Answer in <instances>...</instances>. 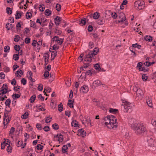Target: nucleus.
Instances as JSON below:
<instances>
[{
  "instance_id": "56",
  "label": "nucleus",
  "mask_w": 156,
  "mask_h": 156,
  "mask_svg": "<svg viewBox=\"0 0 156 156\" xmlns=\"http://www.w3.org/2000/svg\"><path fill=\"white\" fill-rule=\"evenodd\" d=\"M21 82L23 85H25L27 83V80L25 78H23L21 79Z\"/></svg>"
},
{
  "instance_id": "35",
  "label": "nucleus",
  "mask_w": 156,
  "mask_h": 156,
  "mask_svg": "<svg viewBox=\"0 0 156 156\" xmlns=\"http://www.w3.org/2000/svg\"><path fill=\"white\" fill-rule=\"evenodd\" d=\"M11 103V100L10 99L8 98L6 100L5 102V104L6 106H8V107H10V105Z\"/></svg>"
},
{
  "instance_id": "63",
  "label": "nucleus",
  "mask_w": 156,
  "mask_h": 156,
  "mask_svg": "<svg viewBox=\"0 0 156 156\" xmlns=\"http://www.w3.org/2000/svg\"><path fill=\"white\" fill-rule=\"evenodd\" d=\"M71 113V112L69 111H66L65 112V115L69 117L70 116Z\"/></svg>"
},
{
  "instance_id": "51",
  "label": "nucleus",
  "mask_w": 156,
  "mask_h": 156,
  "mask_svg": "<svg viewBox=\"0 0 156 156\" xmlns=\"http://www.w3.org/2000/svg\"><path fill=\"white\" fill-rule=\"evenodd\" d=\"M49 76V71L45 70L44 74V76L45 78H47Z\"/></svg>"
},
{
  "instance_id": "8",
  "label": "nucleus",
  "mask_w": 156,
  "mask_h": 156,
  "mask_svg": "<svg viewBox=\"0 0 156 156\" xmlns=\"http://www.w3.org/2000/svg\"><path fill=\"white\" fill-rule=\"evenodd\" d=\"M136 100H141L143 97L144 94L143 91L140 89H138L136 93Z\"/></svg>"
},
{
  "instance_id": "11",
  "label": "nucleus",
  "mask_w": 156,
  "mask_h": 156,
  "mask_svg": "<svg viewBox=\"0 0 156 156\" xmlns=\"http://www.w3.org/2000/svg\"><path fill=\"white\" fill-rule=\"evenodd\" d=\"M78 135L82 136L83 137H84L86 135V132L84 131L82 129H81L78 130Z\"/></svg>"
},
{
  "instance_id": "64",
  "label": "nucleus",
  "mask_w": 156,
  "mask_h": 156,
  "mask_svg": "<svg viewBox=\"0 0 156 156\" xmlns=\"http://www.w3.org/2000/svg\"><path fill=\"white\" fill-rule=\"evenodd\" d=\"M43 129L44 131L46 132H48L49 131L50 127L48 126H46L44 127Z\"/></svg>"
},
{
  "instance_id": "24",
  "label": "nucleus",
  "mask_w": 156,
  "mask_h": 156,
  "mask_svg": "<svg viewBox=\"0 0 156 156\" xmlns=\"http://www.w3.org/2000/svg\"><path fill=\"white\" fill-rule=\"evenodd\" d=\"M57 52L55 51H52V53L51 54V61H52L55 59V56L57 55Z\"/></svg>"
},
{
  "instance_id": "38",
  "label": "nucleus",
  "mask_w": 156,
  "mask_h": 156,
  "mask_svg": "<svg viewBox=\"0 0 156 156\" xmlns=\"http://www.w3.org/2000/svg\"><path fill=\"white\" fill-rule=\"evenodd\" d=\"M142 78L144 81H145L147 80L148 76L147 74H144L142 76Z\"/></svg>"
},
{
  "instance_id": "48",
  "label": "nucleus",
  "mask_w": 156,
  "mask_h": 156,
  "mask_svg": "<svg viewBox=\"0 0 156 156\" xmlns=\"http://www.w3.org/2000/svg\"><path fill=\"white\" fill-rule=\"evenodd\" d=\"M43 89V85L41 84L40 83L38 84V86L37 87V89L38 90L41 91Z\"/></svg>"
},
{
  "instance_id": "7",
  "label": "nucleus",
  "mask_w": 156,
  "mask_h": 156,
  "mask_svg": "<svg viewBox=\"0 0 156 156\" xmlns=\"http://www.w3.org/2000/svg\"><path fill=\"white\" fill-rule=\"evenodd\" d=\"M128 123L129 126L133 129L138 123H136V120L135 119L130 117L129 119Z\"/></svg>"
},
{
  "instance_id": "43",
  "label": "nucleus",
  "mask_w": 156,
  "mask_h": 156,
  "mask_svg": "<svg viewBox=\"0 0 156 156\" xmlns=\"http://www.w3.org/2000/svg\"><path fill=\"white\" fill-rule=\"evenodd\" d=\"M64 39H62L61 40H55V41L58 44L61 45L62 44L63 42Z\"/></svg>"
},
{
  "instance_id": "46",
  "label": "nucleus",
  "mask_w": 156,
  "mask_h": 156,
  "mask_svg": "<svg viewBox=\"0 0 156 156\" xmlns=\"http://www.w3.org/2000/svg\"><path fill=\"white\" fill-rule=\"evenodd\" d=\"M19 73H20V74L23 75V72L22 70L21 69H19L18 70H17V71H16V75H17V77H20L21 76L19 75Z\"/></svg>"
},
{
  "instance_id": "55",
  "label": "nucleus",
  "mask_w": 156,
  "mask_h": 156,
  "mask_svg": "<svg viewBox=\"0 0 156 156\" xmlns=\"http://www.w3.org/2000/svg\"><path fill=\"white\" fill-rule=\"evenodd\" d=\"M43 147L44 146L41 144H38L37 145L36 147L37 150H41L43 149Z\"/></svg>"
},
{
  "instance_id": "49",
  "label": "nucleus",
  "mask_w": 156,
  "mask_h": 156,
  "mask_svg": "<svg viewBox=\"0 0 156 156\" xmlns=\"http://www.w3.org/2000/svg\"><path fill=\"white\" fill-rule=\"evenodd\" d=\"M20 47L19 45H16L14 46V49L16 51H20Z\"/></svg>"
},
{
  "instance_id": "34",
  "label": "nucleus",
  "mask_w": 156,
  "mask_h": 156,
  "mask_svg": "<svg viewBox=\"0 0 156 156\" xmlns=\"http://www.w3.org/2000/svg\"><path fill=\"white\" fill-rule=\"evenodd\" d=\"M58 110L60 112H62L63 110V106L62 103L58 105Z\"/></svg>"
},
{
  "instance_id": "3",
  "label": "nucleus",
  "mask_w": 156,
  "mask_h": 156,
  "mask_svg": "<svg viewBox=\"0 0 156 156\" xmlns=\"http://www.w3.org/2000/svg\"><path fill=\"white\" fill-rule=\"evenodd\" d=\"M135 133L137 134H141L147 132L146 128L144 126L143 123H138L135 127L133 129Z\"/></svg>"
},
{
  "instance_id": "15",
  "label": "nucleus",
  "mask_w": 156,
  "mask_h": 156,
  "mask_svg": "<svg viewBox=\"0 0 156 156\" xmlns=\"http://www.w3.org/2000/svg\"><path fill=\"white\" fill-rule=\"evenodd\" d=\"M7 108V107H6V108L5 109V112L4 113V121H5V119L7 118L8 116H10L9 114L11 112V108H10V110H7L6 108Z\"/></svg>"
},
{
  "instance_id": "17",
  "label": "nucleus",
  "mask_w": 156,
  "mask_h": 156,
  "mask_svg": "<svg viewBox=\"0 0 156 156\" xmlns=\"http://www.w3.org/2000/svg\"><path fill=\"white\" fill-rule=\"evenodd\" d=\"M93 85L95 87H98L102 85L101 82L99 80L94 81L93 83Z\"/></svg>"
},
{
  "instance_id": "21",
  "label": "nucleus",
  "mask_w": 156,
  "mask_h": 156,
  "mask_svg": "<svg viewBox=\"0 0 156 156\" xmlns=\"http://www.w3.org/2000/svg\"><path fill=\"white\" fill-rule=\"evenodd\" d=\"M97 22V23L100 25H102L103 24L105 23V19L104 18H100L99 20H98Z\"/></svg>"
},
{
  "instance_id": "36",
  "label": "nucleus",
  "mask_w": 156,
  "mask_h": 156,
  "mask_svg": "<svg viewBox=\"0 0 156 156\" xmlns=\"http://www.w3.org/2000/svg\"><path fill=\"white\" fill-rule=\"evenodd\" d=\"M52 127L55 130H58L59 128L58 125L56 123H55L52 124Z\"/></svg>"
},
{
  "instance_id": "41",
  "label": "nucleus",
  "mask_w": 156,
  "mask_h": 156,
  "mask_svg": "<svg viewBox=\"0 0 156 156\" xmlns=\"http://www.w3.org/2000/svg\"><path fill=\"white\" fill-rule=\"evenodd\" d=\"M95 69L98 71L100 70L101 69L100 66L98 63L96 64L94 66Z\"/></svg>"
},
{
  "instance_id": "22",
  "label": "nucleus",
  "mask_w": 156,
  "mask_h": 156,
  "mask_svg": "<svg viewBox=\"0 0 156 156\" xmlns=\"http://www.w3.org/2000/svg\"><path fill=\"white\" fill-rule=\"evenodd\" d=\"M144 39L147 41L149 42L151 41L153 39V37L151 36L146 35L144 37Z\"/></svg>"
},
{
  "instance_id": "23",
  "label": "nucleus",
  "mask_w": 156,
  "mask_h": 156,
  "mask_svg": "<svg viewBox=\"0 0 156 156\" xmlns=\"http://www.w3.org/2000/svg\"><path fill=\"white\" fill-rule=\"evenodd\" d=\"M100 13L96 12L94 13L93 15H92L93 18L95 19H98L100 16Z\"/></svg>"
},
{
  "instance_id": "57",
  "label": "nucleus",
  "mask_w": 156,
  "mask_h": 156,
  "mask_svg": "<svg viewBox=\"0 0 156 156\" xmlns=\"http://www.w3.org/2000/svg\"><path fill=\"white\" fill-rule=\"evenodd\" d=\"M4 51L5 52H6L7 51L9 50L10 49V47L9 46H6L4 47Z\"/></svg>"
},
{
  "instance_id": "19",
  "label": "nucleus",
  "mask_w": 156,
  "mask_h": 156,
  "mask_svg": "<svg viewBox=\"0 0 156 156\" xmlns=\"http://www.w3.org/2000/svg\"><path fill=\"white\" fill-rule=\"evenodd\" d=\"M15 131V129L13 127H12L9 131V135L12 138H13V137L14 133Z\"/></svg>"
},
{
  "instance_id": "42",
  "label": "nucleus",
  "mask_w": 156,
  "mask_h": 156,
  "mask_svg": "<svg viewBox=\"0 0 156 156\" xmlns=\"http://www.w3.org/2000/svg\"><path fill=\"white\" fill-rule=\"evenodd\" d=\"M20 97V95L17 94H13L12 95V97L13 99H16L17 98H19Z\"/></svg>"
},
{
  "instance_id": "26",
  "label": "nucleus",
  "mask_w": 156,
  "mask_h": 156,
  "mask_svg": "<svg viewBox=\"0 0 156 156\" xmlns=\"http://www.w3.org/2000/svg\"><path fill=\"white\" fill-rule=\"evenodd\" d=\"M36 98V95L35 94H33L30 97L29 99L30 102L31 103L33 102L35 100Z\"/></svg>"
},
{
  "instance_id": "33",
  "label": "nucleus",
  "mask_w": 156,
  "mask_h": 156,
  "mask_svg": "<svg viewBox=\"0 0 156 156\" xmlns=\"http://www.w3.org/2000/svg\"><path fill=\"white\" fill-rule=\"evenodd\" d=\"M9 23H7L5 25L6 28H7V30H12L13 28L12 25V24L10 25L9 27L8 25H9Z\"/></svg>"
},
{
  "instance_id": "12",
  "label": "nucleus",
  "mask_w": 156,
  "mask_h": 156,
  "mask_svg": "<svg viewBox=\"0 0 156 156\" xmlns=\"http://www.w3.org/2000/svg\"><path fill=\"white\" fill-rule=\"evenodd\" d=\"M44 55V61L45 62L44 65L46 66L48 62V59L49 58V55L48 53H46Z\"/></svg>"
},
{
  "instance_id": "60",
  "label": "nucleus",
  "mask_w": 156,
  "mask_h": 156,
  "mask_svg": "<svg viewBox=\"0 0 156 156\" xmlns=\"http://www.w3.org/2000/svg\"><path fill=\"white\" fill-rule=\"evenodd\" d=\"M5 77V75L3 72L0 73V78L1 79H4Z\"/></svg>"
},
{
  "instance_id": "16",
  "label": "nucleus",
  "mask_w": 156,
  "mask_h": 156,
  "mask_svg": "<svg viewBox=\"0 0 156 156\" xmlns=\"http://www.w3.org/2000/svg\"><path fill=\"white\" fill-rule=\"evenodd\" d=\"M87 22V18H83V19L79 20L78 22V23L81 26H83L85 25Z\"/></svg>"
},
{
  "instance_id": "45",
  "label": "nucleus",
  "mask_w": 156,
  "mask_h": 156,
  "mask_svg": "<svg viewBox=\"0 0 156 156\" xmlns=\"http://www.w3.org/2000/svg\"><path fill=\"white\" fill-rule=\"evenodd\" d=\"M58 27H57L55 28V32L56 34H57L58 35H60L62 33V32L61 30H59L58 29Z\"/></svg>"
},
{
  "instance_id": "39",
  "label": "nucleus",
  "mask_w": 156,
  "mask_h": 156,
  "mask_svg": "<svg viewBox=\"0 0 156 156\" xmlns=\"http://www.w3.org/2000/svg\"><path fill=\"white\" fill-rule=\"evenodd\" d=\"M28 113L27 112H26L22 116L21 118L22 119H26L28 118Z\"/></svg>"
},
{
  "instance_id": "50",
  "label": "nucleus",
  "mask_w": 156,
  "mask_h": 156,
  "mask_svg": "<svg viewBox=\"0 0 156 156\" xmlns=\"http://www.w3.org/2000/svg\"><path fill=\"white\" fill-rule=\"evenodd\" d=\"M51 108L52 109L55 108L56 107V105L53 102H51L50 105Z\"/></svg>"
},
{
  "instance_id": "28",
  "label": "nucleus",
  "mask_w": 156,
  "mask_h": 156,
  "mask_svg": "<svg viewBox=\"0 0 156 156\" xmlns=\"http://www.w3.org/2000/svg\"><path fill=\"white\" fill-rule=\"evenodd\" d=\"M68 148L66 145H64L62 148V151L63 153H65L67 152V150Z\"/></svg>"
},
{
  "instance_id": "9",
  "label": "nucleus",
  "mask_w": 156,
  "mask_h": 156,
  "mask_svg": "<svg viewBox=\"0 0 156 156\" xmlns=\"http://www.w3.org/2000/svg\"><path fill=\"white\" fill-rule=\"evenodd\" d=\"M147 142L148 145L151 147L154 146L155 142L154 139L152 137H148L147 139Z\"/></svg>"
},
{
  "instance_id": "40",
  "label": "nucleus",
  "mask_w": 156,
  "mask_h": 156,
  "mask_svg": "<svg viewBox=\"0 0 156 156\" xmlns=\"http://www.w3.org/2000/svg\"><path fill=\"white\" fill-rule=\"evenodd\" d=\"M6 12L8 14H11L12 13V11L11 8L7 7L6 8Z\"/></svg>"
},
{
  "instance_id": "13",
  "label": "nucleus",
  "mask_w": 156,
  "mask_h": 156,
  "mask_svg": "<svg viewBox=\"0 0 156 156\" xmlns=\"http://www.w3.org/2000/svg\"><path fill=\"white\" fill-rule=\"evenodd\" d=\"M89 88L88 87L85 85L82 86L80 89L81 92L85 93H87L89 91Z\"/></svg>"
},
{
  "instance_id": "31",
  "label": "nucleus",
  "mask_w": 156,
  "mask_h": 156,
  "mask_svg": "<svg viewBox=\"0 0 156 156\" xmlns=\"http://www.w3.org/2000/svg\"><path fill=\"white\" fill-rule=\"evenodd\" d=\"M32 17V13L30 12H27L26 14V17L27 19H30Z\"/></svg>"
},
{
  "instance_id": "61",
  "label": "nucleus",
  "mask_w": 156,
  "mask_h": 156,
  "mask_svg": "<svg viewBox=\"0 0 156 156\" xmlns=\"http://www.w3.org/2000/svg\"><path fill=\"white\" fill-rule=\"evenodd\" d=\"M93 30V27L91 25H89L88 26L87 30L89 32H91Z\"/></svg>"
},
{
  "instance_id": "52",
  "label": "nucleus",
  "mask_w": 156,
  "mask_h": 156,
  "mask_svg": "<svg viewBox=\"0 0 156 156\" xmlns=\"http://www.w3.org/2000/svg\"><path fill=\"white\" fill-rule=\"evenodd\" d=\"M37 98L40 100H41V101H44V97H43L42 96L41 94H40L37 96Z\"/></svg>"
},
{
  "instance_id": "20",
  "label": "nucleus",
  "mask_w": 156,
  "mask_h": 156,
  "mask_svg": "<svg viewBox=\"0 0 156 156\" xmlns=\"http://www.w3.org/2000/svg\"><path fill=\"white\" fill-rule=\"evenodd\" d=\"M8 118L6 119V122H7V123L6 124H5V121H4L3 122V124L4 125V128H6L7 127V125H8V124L9 122L10 121L11 119V116H8Z\"/></svg>"
},
{
  "instance_id": "4",
  "label": "nucleus",
  "mask_w": 156,
  "mask_h": 156,
  "mask_svg": "<svg viewBox=\"0 0 156 156\" xmlns=\"http://www.w3.org/2000/svg\"><path fill=\"white\" fill-rule=\"evenodd\" d=\"M123 104L122 105V106H123L124 108V111L125 112H128L129 111H131V109L132 107V105L131 103L127 101H125V102H123Z\"/></svg>"
},
{
  "instance_id": "6",
  "label": "nucleus",
  "mask_w": 156,
  "mask_h": 156,
  "mask_svg": "<svg viewBox=\"0 0 156 156\" xmlns=\"http://www.w3.org/2000/svg\"><path fill=\"white\" fill-rule=\"evenodd\" d=\"M8 87L7 86V84H4L1 88L0 95L3 96L4 95V94L8 92Z\"/></svg>"
},
{
  "instance_id": "10",
  "label": "nucleus",
  "mask_w": 156,
  "mask_h": 156,
  "mask_svg": "<svg viewBox=\"0 0 156 156\" xmlns=\"http://www.w3.org/2000/svg\"><path fill=\"white\" fill-rule=\"evenodd\" d=\"M119 17L121 19L120 20H119L118 21V22L119 23L122 22L126 20V17L125 14L122 12H121L119 13Z\"/></svg>"
},
{
  "instance_id": "29",
  "label": "nucleus",
  "mask_w": 156,
  "mask_h": 156,
  "mask_svg": "<svg viewBox=\"0 0 156 156\" xmlns=\"http://www.w3.org/2000/svg\"><path fill=\"white\" fill-rule=\"evenodd\" d=\"M109 112L110 113H116L117 112H118V110L117 109H114L110 108L109 109Z\"/></svg>"
},
{
  "instance_id": "37",
  "label": "nucleus",
  "mask_w": 156,
  "mask_h": 156,
  "mask_svg": "<svg viewBox=\"0 0 156 156\" xmlns=\"http://www.w3.org/2000/svg\"><path fill=\"white\" fill-rule=\"evenodd\" d=\"M19 53L14 54L13 56V58L14 59L15 61H17L19 59Z\"/></svg>"
},
{
  "instance_id": "62",
  "label": "nucleus",
  "mask_w": 156,
  "mask_h": 156,
  "mask_svg": "<svg viewBox=\"0 0 156 156\" xmlns=\"http://www.w3.org/2000/svg\"><path fill=\"white\" fill-rule=\"evenodd\" d=\"M25 42L26 44H29L30 42V38L29 37H26L25 39Z\"/></svg>"
},
{
  "instance_id": "1",
  "label": "nucleus",
  "mask_w": 156,
  "mask_h": 156,
  "mask_svg": "<svg viewBox=\"0 0 156 156\" xmlns=\"http://www.w3.org/2000/svg\"><path fill=\"white\" fill-rule=\"evenodd\" d=\"M108 120L109 122H105V125L109 129L116 128L118 126V123H117V120L114 116L112 115H107L104 118V121Z\"/></svg>"
},
{
  "instance_id": "2",
  "label": "nucleus",
  "mask_w": 156,
  "mask_h": 156,
  "mask_svg": "<svg viewBox=\"0 0 156 156\" xmlns=\"http://www.w3.org/2000/svg\"><path fill=\"white\" fill-rule=\"evenodd\" d=\"M98 51L99 49L98 48H94L93 51H89L88 54L85 55V61H87L90 62H91L92 58H94V56H95L97 55Z\"/></svg>"
},
{
  "instance_id": "44",
  "label": "nucleus",
  "mask_w": 156,
  "mask_h": 156,
  "mask_svg": "<svg viewBox=\"0 0 156 156\" xmlns=\"http://www.w3.org/2000/svg\"><path fill=\"white\" fill-rule=\"evenodd\" d=\"M55 8H56V10L58 12L60 11L61 9V5L58 3L55 6Z\"/></svg>"
},
{
  "instance_id": "5",
  "label": "nucleus",
  "mask_w": 156,
  "mask_h": 156,
  "mask_svg": "<svg viewBox=\"0 0 156 156\" xmlns=\"http://www.w3.org/2000/svg\"><path fill=\"white\" fill-rule=\"evenodd\" d=\"M134 4L135 6L137 7L139 10L142 9L144 7V1H136Z\"/></svg>"
},
{
  "instance_id": "59",
  "label": "nucleus",
  "mask_w": 156,
  "mask_h": 156,
  "mask_svg": "<svg viewBox=\"0 0 156 156\" xmlns=\"http://www.w3.org/2000/svg\"><path fill=\"white\" fill-rule=\"evenodd\" d=\"M74 102V99L73 100V101L72 102L68 103L67 105L70 108H73V102Z\"/></svg>"
},
{
  "instance_id": "47",
  "label": "nucleus",
  "mask_w": 156,
  "mask_h": 156,
  "mask_svg": "<svg viewBox=\"0 0 156 156\" xmlns=\"http://www.w3.org/2000/svg\"><path fill=\"white\" fill-rule=\"evenodd\" d=\"M12 147L9 145H9L7 147L6 149V151L8 153H11L12 152Z\"/></svg>"
},
{
  "instance_id": "14",
  "label": "nucleus",
  "mask_w": 156,
  "mask_h": 156,
  "mask_svg": "<svg viewBox=\"0 0 156 156\" xmlns=\"http://www.w3.org/2000/svg\"><path fill=\"white\" fill-rule=\"evenodd\" d=\"M61 17L58 16H56L55 18V23L56 26H58L60 24V21H61Z\"/></svg>"
},
{
  "instance_id": "27",
  "label": "nucleus",
  "mask_w": 156,
  "mask_h": 156,
  "mask_svg": "<svg viewBox=\"0 0 156 156\" xmlns=\"http://www.w3.org/2000/svg\"><path fill=\"white\" fill-rule=\"evenodd\" d=\"M21 13H20L18 11L16 12V14L15 15V18L16 19H19L21 18Z\"/></svg>"
},
{
  "instance_id": "30",
  "label": "nucleus",
  "mask_w": 156,
  "mask_h": 156,
  "mask_svg": "<svg viewBox=\"0 0 156 156\" xmlns=\"http://www.w3.org/2000/svg\"><path fill=\"white\" fill-rule=\"evenodd\" d=\"M51 11L48 9H46L45 12V15L47 16H49L51 14Z\"/></svg>"
},
{
  "instance_id": "18",
  "label": "nucleus",
  "mask_w": 156,
  "mask_h": 156,
  "mask_svg": "<svg viewBox=\"0 0 156 156\" xmlns=\"http://www.w3.org/2000/svg\"><path fill=\"white\" fill-rule=\"evenodd\" d=\"M54 137L58 138V141L62 142L63 140V136L61 134H57L55 136H54Z\"/></svg>"
},
{
  "instance_id": "53",
  "label": "nucleus",
  "mask_w": 156,
  "mask_h": 156,
  "mask_svg": "<svg viewBox=\"0 0 156 156\" xmlns=\"http://www.w3.org/2000/svg\"><path fill=\"white\" fill-rule=\"evenodd\" d=\"M20 37L19 35H16L15 36L14 41L16 42H18L20 39Z\"/></svg>"
},
{
  "instance_id": "54",
  "label": "nucleus",
  "mask_w": 156,
  "mask_h": 156,
  "mask_svg": "<svg viewBox=\"0 0 156 156\" xmlns=\"http://www.w3.org/2000/svg\"><path fill=\"white\" fill-rule=\"evenodd\" d=\"M140 88L138 86V85L134 86L133 87V91L136 92V91H138L139 89H140Z\"/></svg>"
},
{
  "instance_id": "58",
  "label": "nucleus",
  "mask_w": 156,
  "mask_h": 156,
  "mask_svg": "<svg viewBox=\"0 0 156 156\" xmlns=\"http://www.w3.org/2000/svg\"><path fill=\"white\" fill-rule=\"evenodd\" d=\"M155 62H146L145 63H146L147 64H147H146V66H147L148 67H149V66H151V65L154 64V63H155Z\"/></svg>"
},
{
  "instance_id": "32",
  "label": "nucleus",
  "mask_w": 156,
  "mask_h": 156,
  "mask_svg": "<svg viewBox=\"0 0 156 156\" xmlns=\"http://www.w3.org/2000/svg\"><path fill=\"white\" fill-rule=\"evenodd\" d=\"M146 102L148 105L150 107H151L152 106V101L149 98L146 100Z\"/></svg>"
},
{
  "instance_id": "25",
  "label": "nucleus",
  "mask_w": 156,
  "mask_h": 156,
  "mask_svg": "<svg viewBox=\"0 0 156 156\" xmlns=\"http://www.w3.org/2000/svg\"><path fill=\"white\" fill-rule=\"evenodd\" d=\"M71 125L72 126H73L74 127H77V126H79L78 122L76 120L73 121L71 123Z\"/></svg>"
}]
</instances>
